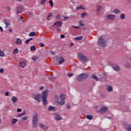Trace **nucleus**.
<instances>
[{
	"mask_svg": "<svg viewBox=\"0 0 131 131\" xmlns=\"http://www.w3.org/2000/svg\"><path fill=\"white\" fill-rule=\"evenodd\" d=\"M49 93V90H46L45 91H43L42 92V94H38L37 95H35L34 96V100L35 101H37V102H38V103H40V102H42L43 103V104L45 105V106H47L48 105V94ZM41 99V100H40Z\"/></svg>",
	"mask_w": 131,
	"mask_h": 131,
	"instance_id": "f257e3e1",
	"label": "nucleus"
},
{
	"mask_svg": "<svg viewBox=\"0 0 131 131\" xmlns=\"http://www.w3.org/2000/svg\"><path fill=\"white\" fill-rule=\"evenodd\" d=\"M89 77V74L87 73H82L77 76L76 79L79 82H81L85 80Z\"/></svg>",
	"mask_w": 131,
	"mask_h": 131,
	"instance_id": "f03ea898",
	"label": "nucleus"
},
{
	"mask_svg": "<svg viewBox=\"0 0 131 131\" xmlns=\"http://www.w3.org/2000/svg\"><path fill=\"white\" fill-rule=\"evenodd\" d=\"M38 122V115L35 112V114L33 115L32 117V125L33 128L37 127V123Z\"/></svg>",
	"mask_w": 131,
	"mask_h": 131,
	"instance_id": "7ed1b4c3",
	"label": "nucleus"
},
{
	"mask_svg": "<svg viewBox=\"0 0 131 131\" xmlns=\"http://www.w3.org/2000/svg\"><path fill=\"white\" fill-rule=\"evenodd\" d=\"M98 43L100 47H101V48H105L107 46L106 40L105 39H104V38H103V37H100L99 38Z\"/></svg>",
	"mask_w": 131,
	"mask_h": 131,
	"instance_id": "20e7f679",
	"label": "nucleus"
},
{
	"mask_svg": "<svg viewBox=\"0 0 131 131\" xmlns=\"http://www.w3.org/2000/svg\"><path fill=\"white\" fill-rule=\"evenodd\" d=\"M53 59L54 60H55V61H58V64H60L63 63L64 61H65L64 58H63V57L61 56L58 57V56H55L53 57Z\"/></svg>",
	"mask_w": 131,
	"mask_h": 131,
	"instance_id": "39448f33",
	"label": "nucleus"
},
{
	"mask_svg": "<svg viewBox=\"0 0 131 131\" xmlns=\"http://www.w3.org/2000/svg\"><path fill=\"white\" fill-rule=\"evenodd\" d=\"M78 56L79 59L80 61H82L83 62H88V61H89V58H88L85 56L82 55V53L81 52L79 53Z\"/></svg>",
	"mask_w": 131,
	"mask_h": 131,
	"instance_id": "423d86ee",
	"label": "nucleus"
},
{
	"mask_svg": "<svg viewBox=\"0 0 131 131\" xmlns=\"http://www.w3.org/2000/svg\"><path fill=\"white\" fill-rule=\"evenodd\" d=\"M63 25V22L61 21H56L53 25V27H61Z\"/></svg>",
	"mask_w": 131,
	"mask_h": 131,
	"instance_id": "0eeeda50",
	"label": "nucleus"
},
{
	"mask_svg": "<svg viewBox=\"0 0 131 131\" xmlns=\"http://www.w3.org/2000/svg\"><path fill=\"white\" fill-rule=\"evenodd\" d=\"M24 9L23 6H17L16 9V15L18 14H20V13H22V10Z\"/></svg>",
	"mask_w": 131,
	"mask_h": 131,
	"instance_id": "6e6552de",
	"label": "nucleus"
},
{
	"mask_svg": "<svg viewBox=\"0 0 131 131\" xmlns=\"http://www.w3.org/2000/svg\"><path fill=\"white\" fill-rule=\"evenodd\" d=\"M108 110V107L106 106H103L99 111V113L100 114L103 113V112H106Z\"/></svg>",
	"mask_w": 131,
	"mask_h": 131,
	"instance_id": "1a4fd4ad",
	"label": "nucleus"
},
{
	"mask_svg": "<svg viewBox=\"0 0 131 131\" xmlns=\"http://www.w3.org/2000/svg\"><path fill=\"white\" fill-rule=\"evenodd\" d=\"M11 100L12 101L13 104H15V103H17V102H18V98L15 96H13L11 98Z\"/></svg>",
	"mask_w": 131,
	"mask_h": 131,
	"instance_id": "9d476101",
	"label": "nucleus"
},
{
	"mask_svg": "<svg viewBox=\"0 0 131 131\" xmlns=\"http://www.w3.org/2000/svg\"><path fill=\"white\" fill-rule=\"evenodd\" d=\"M106 18L109 20H114L115 19V15L113 14L107 15Z\"/></svg>",
	"mask_w": 131,
	"mask_h": 131,
	"instance_id": "9b49d317",
	"label": "nucleus"
},
{
	"mask_svg": "<svg viewBox=\"0 0 131 131\" xmlns=\"http://www.w3.org/2000/svg\"><path fill=\"white\" fill-rule=\"evenodd\" d=\"M54 119L57 121L62 120V117L60 116V115L58 114H56L55 117H54Z\"/></svg>",
	"mask_w": 131,
	"mask_h": 131,
	"instance_id": "f8f14e48",
	"label": "nucleus"
},
{
	"mask_svg": "<svg viewBox=\"0 0 131 131\" xmlns=\"http://www.w3.org/2000/svg\"><path fill=\"white\" fill-rule=\"evenodd\" d=\"M92 78H93V79H94V80H95L96 81H98V80H100V78H98V77L97 76H96V75L95 74H93L91 76Z\"/></svg>",
	"mask_w": 131,
	"mask_h": 131,
	"instance_id": "ddd939ff",
	"label": "nucleus"
},
{
	"mask_svg": "<svg viewBox=\"0 0 131 131\" xmlns=\"http://www.w3.org/2000/svg\"><path fill=\"white\" fill-rule=\"evenodd\" d=\"M112 67L115 71H119L120 70V68L118 65L113 66Z\"/></svg>",
	"mask_w": 131,
	"mask_h": 131,
	"instance_id": "4468645a",
	"label": "nucleus"
},
{
	"mask_svg": "<svg viewBox=\"0 0 131 131\" xmlns=\"http://www.w3.org/2000/svg\"><path fill=\"white\" fill-rule=\"evenodd\" d=\"M57 110V108L54 106H49L48 107V111H56Z\"/></svg>",
	"mask_w": 131,
	"mask_h": 131,
	"instance_id": "2eb2a0df",
	"label": "nucleus"
},
{
	"mask_svg": "<svg viewBox=\"0 0 131 131\" xmlns=\"http://www.w3.org/2000/svg\"><path fill=\"white\" fill-rule=\"evenodd\" d=\"M25 66H26L25 61H21L19 63V67H21V68H24Z\"/></svg>",
	"mask_w": 131,
	"mask_h": 131,
	"instance_id": "dca6fc26",
	"label": "nucleus"
},
{
	"mask_svg": "<svg viewBox=\"0 0 131 131\" xmlns=\"http://www.w3.org/2000/svg\"><path fill=\"white\" fill-rule=\"evenodd\" d=\"M66 96H65V94H61L60 96H59V99L60 100H61V101H64V100H65L66 99Z\"/></svg>",
	"mask_w": 131,
	"mask_h": 131,
	"instance_id": "f3484780",
	"label": "nucleus"
},
{
	"mask_svg": "<svg viewBox=\"0 0 131 131\" xmlns=\"http://www.w3.org/2000/svg\"><path fill=\"white\" fill-rule=\"evenodd\" d=\"M15 43H16V45H21V43H22V40H21L20 38H17L15 41Z\"/></svg>",
	"mask_w": 131,
	"mask_h": 131,
	"instance_id": "a211bd4d",
	"label": "nucleus"
},
{
	"mask_svg": "<svg viewBox=\"0 0 131 131\" xmlns=\"http://www.w3.org/2000/svg\"><path fill=\"white\" fill-rule=\"evenodd\" d=\"M125 127H126L127 131H131V125L130 124H126Z\"/></svg>",
	"mask_w": 131,
	"mask_h": 131,
	"instance_id": "6ab92c4d",
	"label": "nucleus"
},
{
	"mask_svg": "<svg viewBox=\"0 0 131 131\" xmlns=\"http://www.w3.org/2000/svg\"><path fill=\"white\" fill-rule=\"evenodd\" d=\"M102 9H103V7L101 5H98L97 6V12H100V11H102Z\"/></svg>",
	"mask_w": 131,
	"mask_h": 131,
	"instance_id": "aec40b11",
	"label": "nucleus"
},
{
	"mask_svg": "<svg viewBox=\"0 0 131 131\" xmlns=\"http://www.w3.org/2000/svg\"><path fill=\"white\" fill-rule=\"evenodd\" d=\"M113 13H115V14H119V13H120V11L119 10V9L115 8L114 10Z\"/></svg>",
	"mask_w": 131,
	"mask_h": 131,
	"instance_id": "412c9836",
	"label": "nucleus"
},
{
	"mask_svg": "<svg viewBox=\"0 0 131 131\" xmlns=\"http://www.w3.org/2000/svg\"><path fill=\"white\" fill-rule=\"evenodd\" d=\"M120 18L121 20H124L125 19V14L123 13L121 14Z\"/></svg>",
	"mask_w": 131,
	"mask_h": 131,
	"instance_id": "4be33fe9",
	"label": "nucleus"
},
{
	"mask_svg": "<svg viewBox=\"0 0 131 131\" xmlns=\"http://www.w3.org/2000/svg\"><path fill=\"white\" fill-rule=\"evenodd\" d=\"M82 36H77L75 38V40H81L82 39Z\"/></svg>",
	"mask_w": 131,
	"mask_h": 131,
	"instance_id": "5701e85b",
	"label": "nucleus"
},
{
	"mask_svg": "<svg viewBox=\"0 0 131 131\" xmlns=\"http://www.w3.org/2000/svg\"><path fill=\"white\" fill-rule=\"evenodd\" d=\"M86 118L87 119H89V120H92V119H93V116L86 115Z\"/></svg>",
	"mask_w": 131,
	"mask_h": 131,
	"instance_id": "b1692460",
	"label": "nucleus"
},
{
	"mask_svg": "<svg viewBox=\"0 0 131 131\" xmlns=\"http://www.w3.org/2000/svg\"><path fill=\"white\" fill-rule=\"evenodd\" d=\"M54 101L56 103H58V102H59V97H58V96H55Z\"/></svg>",
	"mask_w": 131,
	"mask_h": 131,
	"instance_id": "393cba45",
	"label": "nucleus"
},
{
	"mask_svg": "<svg viewBox=\"0 0 131 131\" xmlns=\"http://www.w3.org/2000/svg\"><path fill=\"white\" fill-rule=\"evenodd\" d=\"M107 91L108 92H113V88H112V86H110L107 87Z\"/></svg>",
	"mask_w": 131,
	"mask_h": 131,
	"instance_id": "a878e982",
	"label": "nucleus"
},
{
	"mask_svg": "<svg viewBox=\"0 0 131 131\" xmlns=\"http://www.w3.org/2000/svg\"><path fill=\"white\" fill-rule=\"evenodd\" d=\"M36 34V33L35 32H32L29 34V36H34V35H35Z\"/></svg>",
	"mask_w": 131,
	"mask_h": 131,
	"instance_id": "bb28decb",
	"label": "nucleus"
},
{
	"mask_svg": "<svg viewBox=\"0 0 131 131\" xmlns=\"http://www.w3.org/2000/svg\"><path fill=\"white\" fill-rule=\"evenodd\" d=\"M39 126L40 128H41V129H43V128H45V125L42 123H40L39 124Z\"/></svg>",
	"mask_w": 131,
	"mask_h": 131,
	"instance_id": "cd10ccee",
	"label": "nucleus"
},
{
	"mask_svg": "<svg viewBox=\"0 0 131 131\" xmlns=\"http://www.w3.org/2000/svg\"><path fill=\"white\" fill-rule=\"evenodd\" d=\"M79 26H81V27H83V26H84V25L83 24V23H82V21L81 20H79Z\"/></svg>",
	"mask_w": 131,
	"mask_h": 131,
	"instance_id": "c85d7f7f",
	"label": "nucleus"
},
{
	"mask_svg": "<svg viewBox=\"0 0 131 131\" xmlns=\"http://www.w3.org/2000/svg\"><path fill=\"white\" fill-rule=\"evenodd\" d=\"M87 14H88V13L86 12H84V13H82L81 14V18H84L85 17V16H86Z\"/></svg>",
	"mask_w": 131,
	"mask_h": 131,
	"instance_id": "c756f323",
	"label": "nucleus"
},
{
	"mask_svg": "<svg viewBox=\"0 0 131 131\" xmlns=\"http://www.w3.org/2000/svg\"><path fill=\"white\" fill-rule=\"evenodd\" d=\"M12 124H15L18 121V120L17 119H12Z\"/></svg>",
	"mask_w": 131,
	"mask_h": 131,
	"instance_id": "7c9ffc66",
	"label": "nucleus"
},
{
	"mask_svg": "<svg viewBox=\"0 0 131 131\" xmlns=\"http://www.w3.org/2000/svg\"><path fill=\"white\" fill-rule=\"evenodd\" d=\"M125 67L126 68H131V64L129 63H126Z\"/></svg>",
	"mask_w": 131,
	"mask_h": 131,
	"instance_id": "2f4dec72",
	"label": "nucleus"
},
{
	"mask_svg": "<svg viewBox=\"0 0 131 131\" xmlns=\"http://www.w3.org/2000/svg\"><path fill=\"white\" fill-rule=\"evenodd\" d=\"M0 57H5V53L3 51L0 50Z\"/></svg>",
	"mask_w": 131,
	"mask_h": 131,
	"instance_id": "473e14b6",
	"label": "nucleus"
},
{
	"mask_svg": "<svg viewBox=\"0 0 131 131\" xmlns=\"http://www.w3.org/2000/svg\"><path fill=\"white\" fill-rule=\"evenodd\" d=\"M125 112H128V113H130L131 112V110L130 108H129V107L127 106L125 110Z\"/></svg>",
	"mask_w": 131,
	"mask_h": 131,
	"instance_id": "72a5a7b5",
	"label": "nucleus"
},
{
	"mask_svg": "<svg viewBox=\"0 0 131 131\" xmlns=\"http://www.w3.org/2000/svg\"><path fill=\"white\" fill-rule=\"evenodd\" d=\"M58 103L59 104V105H64V104H65V101L62 100L59 101L58 102Z\"/></svg>",
	"mask_w": 131,
	"mask_h": 131,
	"instance_id": "f704fd0d",
	"label": "nucleus"
},
{
	"mask_svg": "<svg viewBox=\"0 0 131 131\" xmlns=\"http://www.w3.org/2000/svg\"><path fill=\"white\" fill-rule=\"evenodd\" d=\"M50 17H53V13H50L49 15L47 16V20L48 21H50Z\"/></svg>",
	"mask_w": 131,
	"mask_h": 131,
	"instance_id": "c9c22d12",
	"label": "nucleus"
},
{
	"mask_svg": "<svg viewBox=\"0 0 131 131\" xmlns=\"http://www.w3.org/2000/svg\"><path fill=\"white\" fill-rule=\"evenodd\" d=\"M18 52H19V50H18V49L16 48L13 50V54H17Z\"/></svg>",
	"mask_w": 131,
	"mask_h": 131,
	"instance_id": "e433bc0d",
	"label": "nucleus"
},
{
	"mask_svg": "<svg viewBox=\"0 0 131 131\" xmlns=\"http://www.w3.org/2000/svg\"><path fill=\"white\" fill-rule=\"evenodd\" d=\"M51 7H54V3L53 2V1L52 0H50L49 2Z\"/></svg>",
	"mask_w": 131,
	"mask_h": 131,
	"instance_id": "4c0bfd02",
	"label": "nucleus"
},
{
	"mask_svg": "<svg viewBox=\"0 0 131 131\" xmlns=\"http://www.w3.org/2000/svg\"><path fill=\"white\" fill-rule=\"evenodd\" d=\"M85 8L84 7H82L81 6H79L77 7L76 10H85Z\"/></svg>",
	"mask_w": 131,
	"mask_h": 131,
	"instance_id": "58836bf2",
	"label": "nucleus"
},
{
	"mask_svg": "<svg viewBox=\"0 0 131 131\" xmlns=\"http://www.w3.org/2000/svg\"><path fill=\"white\" fill-rule=\"evenodd\" d=\"M35 46H32L30 47V50L31 51H35Z\"/></svg>",
	"mask_w": 131,
	"mask_h": 131,
	"instance_id": "ea45409f",
	"label": "nucleus"
},
{
	"mask_svg": "<svg viewBox=\"0 0 131 131\" xmlns=\"http://www.w3.org/2000/svg\"><path fill=\"white\" fill-rule=\"evenodd\" d=\"M28 119V116H25L22 118V120H23V121H26V120H27Z\"/></svg>",
	"mask_w": 131,
	"mask_h": 131,
	"instance_id": "a19ab883",
	"label": "nucleus"
},
{
	"mask_svg": "<svg viewBox=\"0 0 131 131\" xmlns=\"http://www.w3.org/2000/svg\"><path fill=\"white\" fill-rule=\"evenodd\" d=\"M48 79L49 80H53V79H55V77H53V76H50L48 77Z\"/></svg>",
	"mask_w": 131,
	"mask_h": 131,
	"instance_id": "79ce46f5",
	"label": "nucleus"
},
{
	"mask_svg": "<svg viewBox=\"0 0 131 131\" xmlns=\"http://www.w3.org/2000/svg\"><path fill=\"white\" fill-rule=\"evenodd\" d=\"M68 19H69V16H65V17L63 18L62 21H66V20H68Z\"/></svg>",
	"mask_w": 131,
	"mask_h": 131,
	"instance_id": "37998d69",
	"label": "nucleus"
},
{
	"mask_svg": "<svg viewBox=\"0 0 131 131\" xmlns=\"http://www.w3.org/2000/svg\"><path fill=\"white\" fill-rule=\"evenodd\" d=\"M46 2H47V0H41L40 4V5H43Z\"/></svg>",
	"mask_w": 131,
	"mask_h": 131,
	"instance_id": "c03bdc74",
	"label": "nucleus"
},
{
	"mask_svg": "<svg viewBox=\"0 0 131 131\" xmlns=\"http://www.w3.org/2000/svg\"><path fill=\"white\" fill-rule=\"evenodd\" d=\"M39 46H40L41 48H43V47H45V44L42 42H40Z\"/></svg>",
	"mask_w": 131,
	"mask_h": 131,
	"instance_id": "a18cd8bd",
	"label": "nucleus"
},
{
	"mask_svg": "<svg viewBox=\"0 0 131 131\" xmlns=\"http://www.w3.org/2000/svg\"><path fill=\"white\" fill-rule=\"evenodd\" d=\"M67 107L68 109H70L71 108V105H70V103H68L67 104Z\"/></svg>",
	"mask_w": 131,
	"mask_h": 131,
	"instance_id": "49530a36",
	"label": "nucleus"
},
{
	"mask_svg": "<svg viewBox=\"0 0 131 131\" xmlns=\"http://www.w3.org/2000/svg\"><path fill=\"white\" fill-rule=\"evenodd\" d=\"M11 24V23H7V24H5L6 25V27L5 28H8V27H9V26H10V25Z\"/></svg>",
	"mask_w": 131,
	"mask_h": 131,
	"instance_id": "de8ad7c7",
	"label": "nucleus"
},
{
	"mask_svg": "<svg viewBox=\"0 0 131 131\" xmlns=\"http://www.w3.org/2000/svg\"><path fill=\"white\" fill-rule=\"evenodd\" d=\"M49 126H45L44 127V130L47 131L49 129Z\"/></svg>",
	"mask_w": 131,
	"mask_h": 131,
	"instance_id": "09e8293b",
	"label": "nucleus"
},
{
	"mask_svg": "<svg viewBox=\"0 0 131 131\" xmlns=\"http://www.w3.org/2000/svg\"><path fill=\"white\" fill-rule=\"evenodd\" d=\"M56 19H57V20H60V18H61V16H60L59 15H58L57 16H55Z\"/></svg>",
	"mask_w": 131,
	"mask_h": 131,
	"instance_id": "8fccbe9b",
	"label": "nucleus"
},
{
	"mask_svg": "<svg viewBox=\"0 0 131 131\" xmlns=\"http://www.w3.org/2000/svg\"><path fill=\"white\" fill-rule=\"evenodd\" d=\"M68 77H72V76H73V73H69L68 74Z\"/></svg>",
	"mask_w": 131,
	"mask_h": 131,
	"instance_id": "3c124183",
	"label": "nucleus"
},
{
	"mask_svg": "<svg viewBox=\"0 0 131 131\" xmlns=\"http://www.w3.org/2000/svg\"><path fill=\"white\" fill-rule=\"evenodd\" d=\"M37 59H38V57H32L33 61H36V60H37Z\"/></svg>",
	"mask_w": 131,
	"mask_h": 131,
	"instance_id": "603ef678",
	"label": "nucleus"
},
{
	"mask_svg": "<svg viewBox=\"0 0 131 131\" xmlns=\"http://www.w3.org/2000/svg\"><path fill=\"white\" fill-rule=\"evenodd\" d=\"M3 22V23H4V24H6L8 23V22H7V19H4Z\"/></svg>",
	"mask_w": 131,
	"mask_h": 131,
	"instance_id": "864d4df0",
	"label": "nucleus"
},
{
	"mask_svg": "<svg viewBox=\"0 0 131 131\" xmlns=\"http://www.w3.org/2000/svg\"><path fill=\"white\" fill-rule=\"evenodd\" d=\"M10 94V92H9L8 91L6 92L5 93V96H6V97H8V96H9V94Z\"/></svg>",
	"mask_w": 131,
	"mask_h": 131,
	"instance_id": "5fc2aeb1",
	"label": "nucleus"
},
{
	"mask_svg": "<svg viewBox=\"0 0 131 131\" xmlns=\"http://www.w3.org/2000/svg\"><path fill=\"white\" fill-rule=\"evenodd\" d=\"M28 14H29V15L31 17H32V16H33V14H32V12H28Z\"/></svg>",
	"mask_w": 131,
	"mask_h": 131,
	"instance_id": "6e6d98bb",
	"label": "nucleus"
},
{
	"mask_svg": "<svg viewBox=\"0 0 131 131\" xmlns=\"http://www.w3.org/2000/svg\"><path fill=\"white\" fill-rule=\"evenodd\" d=\"M29 39H27L26 41H25V43H26V45H28V43H29Z\"/></svg>",
	"mask_w": 131,
	"mask_h": 131,
	"instance_id": "4d7b16f0",
	"label": "nucleus"
},
{
	"mask_svg": "<svg viewBox=\"0 0 131 131\" xmlns=\"http://www.w3.org/2000/svg\"><path fill=\"white\" fill-rule=\"evenodd\" d=\"M51 55H52L53 56H55L56 55V53H55V52H54V51H51Z\"/></svg>",
	"mask_w": 131,
	"mask_h": 131,
	"instance_id": "13d9d810",
	"label": "nucleus"
},
{
	"mask_svg": "<svg viewBox=\"0 0 131 131\" xmlns=\"http://www.w3.org/2000/svg\"><path fill=\"white\" fill-rule=\"evenodd\" d=\"M7 11H8L9 12H10V11H11V7H7Z\"/></svg>",
	"mask_w": 131,
	"mask_h": 131,
	"instance_id": "bf43d9fd",
	"label": "nucleus"
},
{
	"mask_svg": "<svg viewBox=\"0 0 131 131\" xmlns=\"http://www.w3.org/2000/svg\"><path fill=\"white\" fill-rule=\"evenodd\" d=\"M21 111H22V110L21 108H17V112L18 113L21 112Z\"/></svg>",
	"mask_w": 131,
	"mask_h": 131,
	"instance_id": "052dcab7",
	"label": "nucleus"
},
{
	"mask_svg": "<svg viewBox=\"0 0 131 131\" xmlns=\"http://www.w3.org/2000/svg\"><path fill=\"white\" fill-rule=\"evenodd\" d=\"M60 37H61V38H64L65 37V35H64V34H61V35H60Z\"/></svg>",
	"mask_w": 131,
	"mask_h": 131,
	"instance_id": "680f3d73",
	"label": "nucleus"
},
{
	"mask_svg": "<svg viewBox=\"0 0 131 131\" xmlns=\"http://www.w3.org/2000/svg\"><path fill=\"white\" fill-rule=\"evenodd\" d=\"M0 31H1V32H4V29H3V27L0 26Z\"/></svg>",
	"mask_w": 131,
	"mask_h": 131,
	"instance_id": "e2e57ef3",
	"label": "nucleus"
},
{
	"mask_svg": "<svg viewBox=\"0 0 131 131\" xmlns=\"http://www.w3.org/2000/svg\"><path fill=\"white\" fill-rule=\"evenodd\" d=\"M4 72V69H0V73H3Z\"/></svg>",
	"mask_w": 131,
	"mask_h": 131,
	"instance_id": "0e129e2a",
	"label": "nucleus"
},
{
	"mask_svg": "<svg viewBox=\"0 0 131 131\" xmlns=\"http://www.w3.org/2000/svg\"><path fill=\"white\" fill-rule=\"evenodd\" d=\"M39 90L40 91H42V90H43V86H40Z\"/></svg>",
	"mask_w": 131,
	"mask_h": 131,
	"instance_id": "69168bd1",
	"label": "nucleus"
},
{
	"mask_svg": "<svg viewBox=\"0 0 131 131\" xmlns=\"http://www.w3.org/2000/svg\"><path fill=\"white\" fill-rule=\"evenodd\" d=\"M21 115L23 116V115H26V111H24L22 114Z\"/></svg>",
	"mask_w": 131,
	"mask_h": 131,
	"instance_id": "338daca9",
	"label": "nucleus"
},
{
	"mask_svg": "<svg viewBox=\"0 0 131 131\" xmlns=\"http://www.w3.org/2000/svg\"><path fill=\"white\" fill-rule=\"evenodd\" d=\"M73 27H74V28H77V29L80 28V27L78 26H73Z\"/></svg>",
	"mask_w": 131,
	"mask_h": 131,
	"instance_id": "774afa93",
	"label": "nucleus"
}]
</instances>
